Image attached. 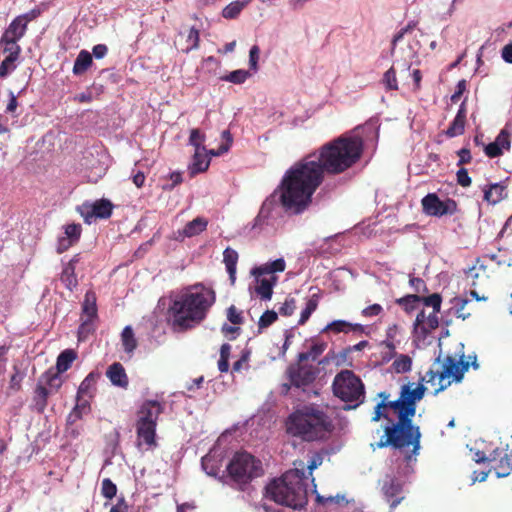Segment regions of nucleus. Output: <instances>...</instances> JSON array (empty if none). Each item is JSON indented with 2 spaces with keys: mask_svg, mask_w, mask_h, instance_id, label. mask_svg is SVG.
I'll return each mask as SVG.
<instances>
[{
  "mask_svg": "<svg viewBox=\"0 0 512 512\" xmlns=\"http://www.w3.org/2000/svg\"><path fill=\"white\" fill-rule=\"evenodd\" d=\"M47 384L49 386L48 390H50V394L52 391H57L62 385V379L58 374H53L51 376H47Z\"/></svg>",
  "mask_w": 512,
  "mask_h": 512,
  "instance_id": "obj_57",
  "label": "nucleus"
},
{
  "mask_svg": "<svg viewBox=\"0 0 512 512\" xmlns=\"http://www.w3.org/2000/svg\"><path fill=\"white\" fill-rule=\"evenodd\" d=\"M201 466L207 475L216 476L220 471L222 464L219 455L215 450H211L202 457Z\"/></svg>",
  "mask_w": 512,
  "mask_h": 512,
  "instance_id": "obj_25",
  "label": "nucleus"
},
{
  "mask_svg": "<svg viewBox=\"0 0 512 512\" xmlns=\"http://www.w3.org/2000/svg\"><path fill=\"white\" fill-rule=\"evenodd\" d=\"M395 360L392 363V368L396 373H405L412 368V358L406 354H400L395 356Z\"/></svg>",
  "mask_w": 512,
  "mask_h": 512,
  "instance_id": "obj_40",
  "label": "nucleus"
},
{
  "mask_svg": "<svg viewBox=\"0 0 512 512\" xmlns=\"http://www.w3.org/2000/svg\"><path fill=\"white\" fill-rule=\"evenodd\" d=\"M315 367L307 364H293L288 370V376L291 381V384L300 388L304 387L315 379Z\"/></svg>",
  "mask_w": 512,
  "mask_h": 512,
  "instance_id": "obj_14",
  "label": "nucleus"
},
{
  "mask_svg": "<svg viewBox=\"0 0 512 512\" xmlns=\"http://www.w3.org/2000/svg\"><path fill=\"white\" fill-rule=\"evenodd\" d=\"M81 231L80 224L72 223L66 225L63 235L58 237L57 252L63 253L74 245L79 240Z\"/></svg>",
  "mask_w": 512,
  "mask_h": 512,
  "instance_id": "obj_16",
  "label": "nucleus"
},
{
  "mask_svg": "<svg viewBox=\"0 0 512 512\" xmlns=\"http://www.w3.org/2000/svg\"><path fill=\"white\" fill-rule=\"evenodd\" d=\"M18 41V39H11L2 36L0 44H4V52L8 53V56L18 59L21 52Z\"/></svg>",
  "mask_w": 512,
  "mask_h": 512,
  "instance_id": "obj_42",
  "label": "nucleus"
},
{
  "mask_svg": "<svg viewBox=\"0 0 512 512\" xmlns=\"http://www.w3.org/2000/svg\"><path fill=\"white\" fill-rule=\"evenodd\" d=\"M161 412L162 406L158 401H145L138 411L137 423L151 422V424H157V420Z\"/></svg>",
  "mask_w": 512,
  "mask_h": 512,
  "instance_id": "obj_17",
  "label": "nucleus"
},
{
  "mask_svg": "<svg viewBox=\"0 0 512 512\" xmlns=\"http://www.w3.org/2000/svg\"><path fill=\"white\" fill-rule=\"evenodd\" d=\"M222 139L225 141L221 144L218 149L207 150L208 157L211 159L212 156H221L227 153L232 145L233 138L229 130H224L221 134Z\"/></svg>",
  "mask_w": 512,
  "mask_h": 512,
  "instance_id": "obj_39",
  "label": "nucleus"
},
{
  "mask_svg": "<svg viewBox=\"0 0 512 512\" xmlns=\"http://www.w3.org/2000/svg\"><path fill=\"white\" fill-rule=\"evenodd\" d=\"M362 150V137L347 133L296 162L287 173L302 188L300 198L312 199V195L323 181L324 172H344L360 159Z\"/></svg>",
  "mask_w": 512,
  "mask_h": 512,
  "instance_id": "obj_2",
  "label": "nucleus"
},
{
  "mask_svg": "<svg viewBox=\"0 0 512 512\" xmlns=\"http://www.w3.org/2000/svg\"><path fill=\"white\" fill-rule=\"evenodd\" d=\"M411 64H409L406 60L401 62V69L399 70V76L401 79L406 80L408 78H412L415 89L420 88L422 74L418 69H414L411 71Z\"/></svg>",
  "mask_w": 512,
  "mask_h": 512,
  "instance_id": "obj_32",
  "label": "nucleus"
},
{
  "mask_svg": "<svg viewBox=\"0 0 512 512\" xmlns=\"http://www.w3.org/2000/svg\"><path fill=\"white\" fill-rule=\"evenodd\" d=\"M505 196V187L499 183L491 184L489 188L484 190V199L491 204H497Z\"/></svg>",
  "mask_w": 512,
  "mask_h": 512,
  "instance_id": "obj_31",
  "label": "nucleus"
},
{
  "mask_svg": "<svg viewBox=\"0 0 512 512\" xmlns=\"http://www.w3.org/2000/svg\"><path fill=\"white\" fill-rule=\"evenodd\" d=\"M510 144V134L506 129H503L498 134L495 141L485 147V153L491 158L497 157L504 151H508L510 149Z\"/></svg>",
  "mask_w": 512,
  "mask_h": 512,
  "instance_id": "obj_19",
  "label": "nucleus"
},
{
  "mask_svg": "<svg viewBox=\"0 0 512 512\" xmlns=\"http://www.w3.org/2000/svg\"><path fill=\"white\" fill-rule=\"evenodd\" d=\"M332 430L329 417L319 408L303 406L292 413L287 421V431L306 441L322 439Z\"/></svg>",
  "mask_w": 512,
  "mask_h": 512,
  "instance_id": "obj_6",
  "label": "nucleus"
},
{
  "mask_svg": "<svg viewBox=\"0 0 512 512\" xmlns=\"http://www.w3.org/2000/svg\"><path fill=\"white\" fill-rule=\"evenodd\" d=\"M285 268L286 262L283 258L253 267L251 275L254 277V281L249 286L250 296H257L263 301H269L278 281L276 273L283 272Z\"/></svg>",
  "mask_w": 512,
  "mask_h": 512,
  "instance_id": "obj_8",
  "label": "nucleus"
},
{
  "mask_svg": "<svg viewBox=\"0 0 512 512\" xmlns=\"http://www.w3.org/2000/svg\"><path fill=\"white\" fill-rule=\"evenodd\" d=\"M204 141L205 134L202 133L199 129H192L190 131L189 144L192 145L195 150H207L206 147L203 145Z\"/></svg>",
  "mask_w": 512,
  "mask_h": 512,
  "instance_id": "obj_44",
  "label": "nucleus"
},
{
  "mask_svg": "<svg viewBox=\"0 0 512 512\" xmlns=\"http://www.w3.org/2000/svg\"><path fill=\"white\" fill-rule=\"evenodd\" d=\"M314 478L311 479V482H312V485H313V490L312 492L315 493L316 495V501L319 503V504H323V505H341L342 503H344L346 500H345V497L343 495H339L337 494L336 496H328V497H324L320 494L317 493L316 491V485L314 483Z\"/></svg>",
  "mask_w": 512,
  "mask_h": 512,
  "instance_id": "obj_41",
  "label": "nucleus"
},
{
  "mask_svg": "<svg viewBox=\"0 0 512 512\" xmlns=\"http://www.w3.org/2000/svg\"><path fill=\"white\" fill-rule=\"evenodd\" d=\"M76 357L77 354L72 349H66L63 352H61L56 362L58 372L63 373L67 371L71 367Z\"/></svg>",
  "mask_w": 512,
  "mask_h": 512,
  "instance_id": "obj_34",
  "label": "nucleus"
},
{
  "mask_svg": "<svg viewBox=\"0 0 512 512\" xmlns=\"http://www.w3.org/2000/svg\"><path fill=\"white\" fill-rule=\"evenodd\" d=\"M74 410L77 411L81 416L89 412L90 405L86 397L77 395V401Z\"/></svg>",
  "mask_w": 512,
  "mask_h": 512,
  "instance_id": "obj_56",
  "label": "nucleus"
},
{
  "mask_svg": "<svg viewBox=\"0 0 512 512\" xmlns=\"http://www.w3.org/2000/svg\"><path fill=\"white\" fill-rule=\"evenodd\" d=\"M121 342L126 353L132 354L137 347V341L131 326H126L121 333Z\"/></svg>",
  "mask_w": 512,
  "mask_h": 512,
  "instance_id": "obj_36",
  "label": "nucleus"
},
{
  "mask_svg": "<svg viewBox=\"0 0 512 512\" xmlns=\"http://www.w3.org/2000/svg\"><path fill=\"white\" fill-rule=\"evenodd\" d=\"M243 8L237 1L229 3L222 11V16L226 19H235L241 13Z\"/></svg>",
  "mask_w": 512,
  "mask_h": 512,
  "instance_id": "obj_48",
  "label": "nucleus"
},
{
  "mask_svg": "<svg viewBox=\"0 0 512 512\" xmlns=\"http://www.w3.org/2000/svg\"><path fill=\"white\" fill-rule=\"evenodd\" d=\"M327 344L325 342H314L307 352H302L298 355L299 362L307 360H316L326 349Z\"/></svg>",
  "mask_w": 512,
  "mask_h": 512,
  "instance_id": "obj_37",
  "label": "nucleus"
},
{
  "mask_svg": "<svg viewBox=\"0 0 512 512\" xmlns=\"http://www.w3.org/2000/svg\"><path fill=\"white\" fill-rule=\"evenodd\" d=\"M117 492L116 485L108 478L102 481V494L107 499H112Z\"/></svg>",
  "mask_w": 512,
  "mask_h": 512,
  "instance_id": "obj_53",
  "label": "nucleus"
},
{
  "mask_svg": "<svg viewBox=\"0 0 512 512\" xmlns=\"http://www.w3.org/2000/svg\"><path fill=\"white\" fill-rule=\"evenodd\" d=\"M206 227L207 221L204 218L198 217L186 224L182 234L185 237H193L204 231Z\"/></svg>",
  "mask_w": 512,
  "mask_h": 512,
  "instance_id": "obj_35",
  "label": "nucleus"
},
{
  "mask_svg": "<svg viewBox=\"0 0 512 512\" xmlns=\"http://www.w3.org/2000/svg\"><path fill=\"white\" fill-rule=\"evenodd\" d=\"M382 493L386 501L390 504V508H396L405 498L403 493V483L397 477L386 475L382 484Z\"/></svg>",
  "mask_w": 512,
  "mask_h": 512,
  "instance_id": "obj_13",
  "label": "nucleus"
},
{
  "mask_svg": "<svg viewBox=\"0 0 512 512\" xmlns=\"http://www.w3.org/2000/svg\"><path fill=\"white\" fill-rule=\"evenodd\" d=\"M227 319L233 324V325H240L243 321V317L240 311L237 310L235 306H230L227 309Z\"/></svg>",
  "mask_w": 512,
  "mask_h": 512,
  "instance_id": "obj_55",
  "label": "nucleus"
},
{
  "mask_svg": "<svg viewBox=\"0 0 512 512\" xmlns=\"http://www.w3.org/2000/svg\"><path fill=\"white\" fill-rule=\"evenodd\" d=\"M421 301V297L420 296H417V295H408V296H405L403 298H401L398 303L400 305L403 306V308L407 311V312H410L414 309L415 307V304L417 302H420Z\"/></svg>",
  "mask_w": 512,
  "mask_h": 512,
  "instance_id": "obj_54",
  "label": "nucleus"
},
{
  "mask_svg": "<svg viewBox=\"0 0 512 512\" xmlns=\"http://www.w3.org/2000/svg\"><path fill=\"white\" fill-rule=\"evenodd\" d=\"M156 425L157 424H151V422L136 424L137 441L139 446L142 444H145L148 447L155 445Z\"/></svg>",
  "mask_w": 512,
  "mask_h": 512,
  "instance_id": "obj_20",
  "label": "nucleus"
},
{
  "mask_svg": "<svg viewBox=\"0 0 512 512\" xmlns=\"http://www.w3.org/2000/svg\"><path fill=\"white\" fill-rule=\"evenodd\" d=\"M422 207L427 215L437 217L452 215L457 211V204L454 200L442 201L434 193H430L422 199Z\"/></svg>",
  "mask_w": 512,
  "mask_h": 512,
  "instance_id": "obj_11",
  "label": "nucleus"
},
{
  "mask_svg": "<svg viewBox=\"0 0 512 512\" xmlns=\"http://www.w3.org/2000/svg\"><path fill=\"white\" fill-rule=\"evenodd\" d=\"M296 308L294 299H287L279 309L280 314L290 316Z\"/></svg>",
  "mask_w": 512,
  "mask_h": 512,
  "instance_id": "obj_58",
  "label": "nucleus"
},
{
  "mask_svg": "<svg viewBox=\"0 0 512 512\" xmlns=\"http://www.w3.org/2000/svg\"><path fill=\"white\" fill-rule=\"evenodd\" d=\"M318 305V301L316 299V295H313L306 303L305 308L302 310L299 324L303 325L310 318L311 314L316 310Z\"/></svg>",
  "mask_w": 512,
  "mask_h": 512,
  "instance_id": "obj_45",
  "label": "nucleus"
},
{
  "mask_svg": "<svg viewBox=\"0 0 512 512\" xmlns=\"http://www.w3.org/2000/svg\"><path fill=\"white\" fill-rule=\"evenodd\" d=\"M95 384V376L93 373H90L86 376V378L81 382L77 395L78 396H89L90 397V390Z\"/></svg>",
  "mask_w": 512,
  "mask_h": 512,
  "instance_id": "obj_47",
  "label": "nucleus"
},
{
  "mask_svg": "<svg viewBox=\"0 0 512 512\" xmlns=\"http://www.w3.org/2000/svg\"><path fill=\"white\" fill-rule=\"evenodd\" d=\"M176 43L182 52L188 53L199 46V30L191 27L178 34Z\"/></svg>",
  "mask_w": 512,
  "mask_h": 512,
  "instance_id": "obj_18",
  "label": "nucleus"
},
{
  "mask_svg": "<svg viewBox=\"0 0 512 512\" xmlns=\"http://www.w3.org/2000/svg\"><path fill=\"white\" fill-rule=\"evenodd\" d=\"M457 182L459 185L463 187H468L471 184V178L468 175V171L464 168H461L457 172Z\"/></svg>",
  "mask_w": 512,
  "mask_h": 512,
  "instance_id": "obj_60",
  "label": "nucleus"
},
{
  "mask_svg": "<svg viewBox=\"0 0 512 512\" xmlns=\"http://www.w3.org/2000/svg\"><path fill=\"white\" fill-rule=\"evenodd\" d=\"M77 261H78L77 256L73 257L64 266L63 271L61 273V277H60L61 282L70 291H73L78 285V280H77V277L75 274Z\"/></svg>",
  "mask_w": 512,
  "mask_h": 512,
  "instance_id": "obj_24",
  "label": "nucleus"
},
{
  "mask_svg": "<svg viewBox=\"0 0 512 512\" xmlns=\"http://www.w3.org/2000/svg\"><path fill=\"white\" fill-rule=\"evenodd\" d=\"M113 205L109 200L101 199L93 203H84L79 212L84 218L85 222L91 224L94 219H106L111 216Z\"/></svg>",
  "mask_w": 512,
  "mask_h": 512,
  "instance_id": "obj_12",
  "label": "nucleus"
},
{
  "mask_svg": "<svg viewBox=\"0 0 512 512\" xmlns=\"http://www.w3.org/2000/svg\"><path fill=\"white\" fill-rule=\"evenodd\" d=\"M106 376L114 386L126 388L128 386V376L122 364L116 362L110 365L106 371Z\"/></svg>",
  "mask_w": 512,
  "mask_h": 512,
  "instance_id": "obj_22",
  "label": "nucleus"
},
{
  "mask_svg": "<svg viewBox=\"0 0 512 512\" xmlns=\"http://www.w3.org/2000/svg\"><path fill=\"white\" fill-rule=\"evenodd\" d=\"M38 16V12L32 10L17 16L3 33V37L20 40L26 33L27 25Z\"/></svg>",
  "mask_w": 512,
  "mask_h": 512,
  "instance_id": "obj_15",
  "label": "nucleus"
},
{
  "mask_svg": "<svg viewBox=\"0 0 512 512\" xmlns=\"http://www.w3.org/2000/svg\"><path fill=\"white\" fill-rule=\"evenodd\" d=\"M383 311V308L379 304L370 305L362 310V315L364 317H374L378 316Z\"/></svg>",
  "mask_w": 512,
  "mask_h": 512,
  "instance_id": "obj_59",
  "label": "nucleus"
},
{
  "mask_svg": "<svg viewBox=\"0 0 512 512\" xmlns=\"http://www.w3.org/2000/svg\"><path fill=\"white\" fill-rule=\"evenodd\" d=\"M323 462V457L320 455V454H314L308 465H307V469H308V474L311 476L312 475V472L318 468Z\"/></svg>",
  "mask_w": 512,
  "mask_h": 512,
  "instance_id": "obj_61",
  "label": "nucleus"
},
{
  "mask_svg": "<svg viewBox=\"0 0 512 512\" xmlns=\"http://www.w3.org/2000/svg\"><path fill=\"white\" fill-rule=\"evenodd\" d=\"M496 454H497V450H495L493 452V454L490 455V457H486L484 452H481V451H476L475 454H474V461L476 463H482V462H485V461H495L496 460Z\"/></svg>",
  "mask_w": 512,
  "mask_h": 512,
  "instance_id": "obj_62",
  "label": "nucleus"
},
{
  "mask_svg": "<svg viewBox=\"0 0 512 512\" xmlns=\"http://www.w3.org/2000/svg\"><path fill=\"white\" fill-rule=\"evenodd\" d=\"M96 295L93 291H87L82 303V328L97 316Z\"/></svg>",
  "mask_w": 512,
  "mask_h": 512,
  "instance_id": "obj_21",
  "label": "nucleus"
},
{
  "mask_svg": "<svg viewBox=\"0 0 512 512\" xmlns=\"http://www.w3.org/2000/svg\"><path fill=\"white\" fill-rule=\"evenodd\" d=\"M228 472L232 480L242 489V485L247 484L254 478L263 474L262 463L253 455L247 452H239L234 455L229 465Z\"/></svg>",
  "mask_w": 512,
  "mask_h": 512,
  "instance_id": "obj_10",
  "label": "nucleus"
},
{
  "mask_svg": "<svg viewBox=\"0 0 512 512\" xmlns=\"http://www.w3.org/2000/svg\"><path fill=\"white\" fill-rule=\"evenodd\" d=\"M305 469L303 461H295L293 469L266 486V497L293 509L303 508L307 503L308 494L307 486L304 484V480L307 479Z\"/></svg>",
  "mask_w": 512,
  "mask_h": 512,
  "instance_id": "obj_5",
  "label": "nucleus"
},
{
  "mask_svg": "<svg viewBox=\"0 0 512 512\" xmlns=\"http://www.w3.org/2000/svg\"><path fill=\"white\" fill-rule=\"evenodd\" d=\"M401 69V62L396 61L383 75L382 83L386 90H398L397 74Z\"/></svg>",
  "mask_w": 512,
  "mask_h": 512,
  "instance_id": "obj_29",
  "label": "nucleus"
},
{
  "mask_svg": "<svg viewBox=\"0 0 512 512\" xmlns=\"http://www.w3.org/2000/svg\"><path fill=\"white\" fill-rule=\"evenodd\" d=\"M238 253L236 250L227 247L223 252V262L226 266V270L229 274V278L231 283H234L236 280V268L238 262Z\"/></svg>",
  "mask_w": 512,
  "mask_h": 512,
  "instance_id": "obj_28",
  "label": "nucleus"
},
{
  "mask_svg": "<svg viewBox=\"0 0 512 512\" xmlns=\"http://www.w3.org/2000/svg\"><path fill=\"white\" fill-rule=\"evenodd\" d=\"M277 313L273 310H267L259 319L258 326L260 329L267 328L277 320Z\"/></svg>",
  "mask_w": 512,
  "mask_h": 512,
  "instance_id": "obj_49",
  "label": "nucleus"
},
{
  "mask_svg": "<svg viewBox=\"0 0 512 512\" xmlns=\"http://www.w3.org/2000/svg\"><path fill=\"white\" fill-rule=\"evenodd\" d=\"M108 48L105 44H97L93 47V55L96 59H102L106 56Z\"/></svg>",
  "mask_w": 512,
  "mask_h": 512,
  "instance_id": "obj_63",
  "label": "nucleus"
},
{
  "mask_svg": "<svg viewBox=\"0 0 512 512\" xmlns=\"http://www.w3.org/2000/svg\"><path fill=\"white\" fill-rule=\"evenodd\" d=\"M332 387L336 397L350 403L348 408H356L364 401V384L351 370H342L336 374Z\"/></svg>",
  "mask_w": 512,
  "mask_h": 512,
  "instance_id": "obj_9",
  "label": "nucleus"
},
{
  "mask_svg": "<svg viewBox=\"0 0 512 512\" xmlns=\"http://www.w3.org/2000/svg\"><path fill=\"white\" fill-rule=\"evenodd\" d=\"M421 301L426 306H430L433 308V312L438 313L441 307V297L439 294L435 293L428 297H421Z\"/></svg>",
  "mask_w": 512,
  "mask_h": 512,
  "instance_id": "obj_51",
  "label": "nucleus"
},
{
  "mask_svg": "<svg viewBox=\"0 0 512 512\" xmlns=\"http://www.w3.org/2000/svg\"><path fill=\"white\" fill-rule=\"evenodd\" d=\"M250 77H251V73L249 70L238 69V70L230 72L228 75H226L222 79L224 81H228V82H231L234 84H242Z\"/></svg>",
  "mask_w": 512,
  "mask_h": 512,
  "instance_id": "obj_43",
  "label": "nucleus"
},
{
  "mask_svg": "<svg viewBox=\"0 0 512 512\" xmlns=\"http://www.w3.org/2000/svg\"><path fill=\"white\" fill-rule=\"evenodd\" d=\"M14 373L9 381V390L13 392H17L21 389V382L24 378L23 373H21L16 367H14Z\"/></svg>",
  "mask_w": 512,
  "mask_h": 512,
  "instance_id": "obj_52",
  "label": "nucleus"
},
{
  "mask_svg": "<svg viewBox=\"0 0 512 512\" xmlns=\"http://www.w3.org/2000/svg\"><path fill=\"white\" fill-rule=\"evenodd\" d=\"M494 470L498 478L508 476L512 472V453H504V455L500 457L499 464L494 467Z\"/></svg>",
  "mask_w": 512,
  "mask_h": 512,
  "instance_id": "obj_38",
  "label": "nucleus"
},
{
  "mask_svg": "<svg viewBox=\"0 0 512 512\" xmlns=\"http://www.w3.org/2000/svg\"><path fill=\"white\" fill-rule=\"evenodd\" d=\"M215 302V293L203 285H194L175 296L169 307V317L177 330L198 325Z\"/></svg>",
  "mask_w": 512,
  "mask_h": 512,
  "instance_id": "obj_4",
  "label": "nucleus"
},
{
  "mask_svg": "<svg viewBox=\"0 0 512 512\" xmlns=\"http://www.w3.org/2000/svg\"><path fill=\"white\" fill-rule=\"evenodd\" d=\"M468 366L469 363L464 362L462 358L456 360L452 356H447L441 361L438 357L422 380L431 384L434 387V393L437 394L450 386L453 381L459 382L464 372L468 370Z\"/></svg>",
  "mask_w": 512,
  "mask_h": 512,
  "instance_id": "obj_7",
  "label": "nucleus"
},
{
  "mask_svg": "<svg viewBox=\"0 0 512 512\" xmlns=\"http://www.w3.org/2000/svg\"><path fill=\"white\" fill-rule=\"evenodd\" d=\"M49 395L50 390H48V388L43 386L40 382L35 389V394L33 397V406L37 412L42 413L45 410Z\"/></svg>",
  "mask_w": 512,
  "mask_h": 512,
  "instance_id": "obj_30",
  "label": "nucleus"
},
{
  "mask_svg": "<svg viewBox=\"0 0 512 512\" xmlns=\"http://www.w3.org/2000/svg\"><path fill=\"white\" fill-rule=\"evenodd\" d=\"M210 165V158L208 157L207 150H195L192 161L188 167L191 176L202 173L208 169Z\"/></svg>",
  "mask_w": 512,
  "mask_h": 512,
  "instance_id": "obj_23",
  "label": "nucleus"
},
{
  "mask_svg": "<svg viewBox=\"0 0 512 512\" xmlns=\"http://www.w3.org/2000/svg\"><path fill=\"white\" fill-rule=\"evenodd\" d=\"M92 64V55L86 51L82 50L79 52L74 65H73V73L75 75L83 74Z\"/></svg>",
  "mask_w": 512,
  "mask_h": 512,
  "instance_id": "obj_33",
  "label": "nucleus"
},
{
  "mask_svg": "<svg viewBox=\"0 0 512 512\" xmlns=\"http://www.w3.org/2000/svg\"><path fill=\"white\" fill-rule=\"evenodd\" d=\"M501 57L504 62L512 64V43H509L502 48Z\"/></svg>",
  "mask_w": 512,
  "mask_h": 512,
  "instance_id": "obj_64",
  "label": "nucleus"
},
{
  "mask_svg": "<svg viewBox=\"0 0 512 512\" xmlns=\"http://www.w3.org/2000/svg\"><path fill=\"white\" fill-rule=\"evenodd\" d=\"M363 326L361 324H352L345 320H334L327 324L323 328L322 332H333L338 333H349L350 331H362Z\"/></svg>",
  "mask_w": 512,
  "mask_h": 512,
  "instance_id": "obj_26",
  "label": "nucleus"
},
{
  "mask_svg": "<svg viewBox=\"0 0 512 512\" xmlns=\"http://www.w3.org/2000/svg\"><path fill=\"white\" fill-rule=\"evenodd\" d=\"M302 189L286 172L280 185L263 202L252 225V230L259 235L271 236L278 229L279 205L289 213L298 215L310 205L312 199L300 198Z\"/></svg>",
  "mask_w": 512,
  "mask_h": 512,
  "instance_id": "obj_3",
  "label": "nucleus"
},
{
  "mask_svg": "<svg viewBox=\"0 0 512 512\" xmlns=\"http://www.w3.org/2000/svg\"><path fill=\"white\" fill-rule=\"evenodd\" d=\"M425 391L422 383H407L401 386L400 396L394 401L389 400L386 392H380L381 402L374 409L373 421L385 418L391 422L385 426V434L377 446H392L404 455L407 462L416 460L421 448L420 427L414 425L412 419L416 414V404L423 399Z\"/></svg>",
  "mask_w": 512,
  "mask_h": 512,
  "instance_id": "obj_1",
  "label": "nucleus"
},
{
  "mask_svg": "<svg viewBox=\"0 0 512 512\" xmlns=\"http://www.w3.org/2000/svg\"><path fill=\"white\" fill-rule=\"evenodd\" d=\"M260 58V48L257 45H253L249 51V68L253 72H257L259 69L258 62Z\"/></svg>",
  "mask_w": 512,
  "mask_h": 512,
  "instance_id": "obj_50",
  "label": "nucleus"
},
{
  "mask_svg": "<svg viewBox=\"0 0 512 512\" xmlns=\"http://www.w3.org/2000/svg\"><path fill=\"white\" fill-rule=\"evenodd\" d=\"M18 59L6 56L5 59L0 64V77L6 78L9 74H11L16 69V61Z\"/></svg>",
  "mask_w": 512,
  "mask_h": 512,
  "instance_id": "obj_46",
  "label": "nucleus"
},
{
  "mask_svg": "<svg viewBox=\"0 0 512 512\" xmlns=\"http://www.w3.org/2000/svg\"><path fill=\"white\" fill-rule=\"evenodd\" d=\"M465 119H466V109L465 104L462 103L459 107V110L451 123L450 127L447 130V135L449 137H455L458 135H461L464 132V126H465Z\"/></svg>",
  "mask_w": 512,
  "mask_h": 512,
  "instance_id": "obj_27",
  "label": "nucleus"
}]
</instances>
